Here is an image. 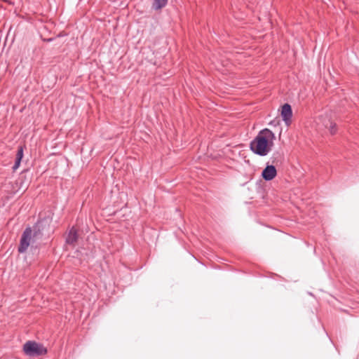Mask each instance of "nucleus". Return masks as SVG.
<instances>
[{"label": "nucleus", "mask_w": 359, "mask_h": 359, "mask_svg": "<svg viewBox=\"0 0 359 359\" xmlns=\"http://www.w3.org/2000/svg\"><path fill=\"white\" fill-rule=\"evenodd\" d=\"M275 139L274 133L271 130L264 128L250 142V149L261 156H266L271 151Z\"/></svg>", "instance_id": "f257e3e1"}, {"label": "nucleus", "mask_w": 359, "mask_h": 359, "mask_svg": "<svg viewBox=\"0 0 359 359\" xmlns=\"http://www.w3.org/2000/svg\"><path fill=\"white\" fill-rule=\"evenodd\" d=\"M24 353L29 357L45 355L47 349L42 344L34 341H28L23 345Z\"/></svg>", "instance_id": "f03ea898"}, {"label": "nucleus", "mask_w": 359, "mask_h": 359, "mask_svg": "<svg viewBox=\"0 0 359 359\" xmlns=\"http://www.w3.org/2000/svg\"><path fill=\"white\" fill-rule=\"evenodd\" d=\"M36 235L37 231L33 233L31 227H27L24 230L20 241V245L18 248V252H25L27 250L31 242L33 241V238L36 237Z\"/></svg>", "instance_id": "7ed1b4c3"}, {"label": "nucleus", "mask_w": 359, "mask_h": 359, "mask_svg": "<svg viewBox=\"0 0 359 359\" xmlns=\"http://www.w3.org/2000/svg\"><path fill=\"white\" fill-rule=\"evenodd\" d=\"M281 116L285 124L287 126H289L291 123L292 111L290 104H289L288 103H285L282 106Z\"/></svg>", "instance_id": "20e7f679"}, {"label": "nucleus", "mask_w": 359, "mask_h": 359, "mask_svg": "<svg viewBox=\"0 0 359 359\" xmlns=\"http://www.w3.org/2000/svg\"><path fill=\"white\" fill-rule=\"evenodd\" d=\"M277 175V171L275 166L268 165L263 170L262 177L266 181L272 180Z\"/></svg>", "instance_id": "39448f33"}, {"label": "nucleus", "mask_w": 359, "mask_h": 359, "mask_svg": "<svg viewBox=\"0 0 359 359\" xmlns=\"http://www.w3.org/2000/svg\"><path fill=\"white\" fill-rule=\"evenodd\" d=\"M77 239L78 234L76 230L74 228L71 229L66 238V243L69 245H74Z\"/></svg>", "instance_id": "423d86ee"}, {"label": "nucleus", "mask_w": 359, "mask_h": 359, "mask_svg": "<svg viewBox=\"0 0 359 359\" xmlns=\"http://www.w3.org/2000/svg\"><path fill=\"white\" fill-rule=\"evenodd\" d=\"M168 0H153L152 8L156 10H160L164 8L167 4Z\"/></svg>", "instance_id": "0eeeda50"}, {"label": "nucleus", "mask_w": 359, "mask_h": 359, "mask_svg": "<svg viewBox=\"0 0 359 359\" xmlns=\"http://www.w3.org/2000/svg\"><path fill=\"white\" fill-rule=\"evenodd\" d=\"M325 128L328 129L331 135H334L337 133V128L335 123L331 121L330 120H328L327 123L325 124Z\"/></svg>", "instance_id": "6e6552de"}, {"label": "nucleus", "mask_w": 359, "mask_h": 359, "mask_svg": "<svg viewBox=\"0 0 359 359\" xmlns=\"http://www.w3.org/2000/svg\"><path fill=\"white\" fill-rule=\"evenodd\" d=\"M22 157H23V149L22 147H20L18 149L15 159L21 161Z\"/></svg>", "instance_id": "1a4fd4ad"}, {"label": "nucleus", "mask_w": 359, "mask_h": 359, "mask_svg": "<svg viewBox=\"0 0 359 359\" xmlns=\"http://www.w3.org/2000/svg\"><path fill=\"white\" fill-rule=\"evenodd\" d=\"M20 162L21 161L15 159V164L13 167V170H16L19 167Z\"/></svg>", "instance_id": "9d476101"}]
</instances>
